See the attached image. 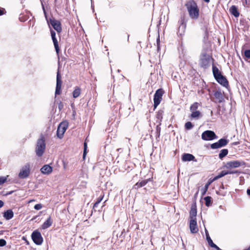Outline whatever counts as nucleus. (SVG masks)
<instances>
[{
  "label": "nucleus",
  "instance_id": "obj_39",
  "mask_svg": "<svg viewBox=\"0 0 250 250\" xmlns=\"http://www.w3.org/2000/svg\"><path fill=\"white\" fill-rule=\"evenodd\" d=\"M86 148H87V145L86 143H84V150H83V158L85 159L86 154Z\"/></svg>",
  "mask_w": 250,
  "mask_h": 250
},
{
  "label": "nucleus",
  "instance_id": "obj_9",
  "mask_svg": "<svg viewBox=\"0 0 250 250\" xmlns=\"http://www.w3.org/2000/svg\"><path fill=\"white\" fill-rule=\"evenodd\" d=\"M217 138L215 133L211 130H206L202 134V139L205 141H210Z\"/></svg>",
  "mask_w": 250,
  "mask_h": 250
},
{
  "label": "nucleus",
  "instance_id": "obj_44",
  "mask_svg": "<svg viewBox=\"0 0 250 250\" xmlns=\"http://www.w3.org/2000/svg\"><path fill=\"white\" fill-rule=\"evenodd\" d=\"M227 174H237L239 173L238 170L227 171Z\"/></svg>",
  "mask_w": 250,
  "mask_h": 250
},
{
  "label": "nucleus",
  "instance_id": "obj_49",
  "mask_svg": "<svg viewBox=\"0 0 250 250\" xmlns=\"http://www.w3.org/2000/svg\"><path fill=\"white\" fill-rule=\"evenodd\" d=\"M247 193L249 196H250V189L248 188L247 190Z\"/></svg>",
  "mask_w": 250,
  "mask_h": 250
},
{
  "label": "nucleus",
  "instance_id": "obj_50",
  "mask_svg": "<svg viewBox=\"0 0 250 250\" xmlns=\"http://www.w3.org/2000/svg\"><path fill=\"white\" fill-rule=\"evenodd\" d=\"M213 180L209 181L206 184H208V186L210 185V184L213 182Z\"/></svg>",
  "mask_w": 250,
  "mask_h": 250
},
{
  "label": "nucleus",
  "instance_id": "obj_47",
  "mask_svg": "<svg viewBox=\"0 0 250 250\" xmlns=\"http://www.w3.org/2000/svg\"><path fill=\"white\" fill-rule=\"evenodd\" d=\"M4 205V203L2 200H0V208L2 207Z\"/></svg>",
  "mask_w": 250,
  "mask_h": 250
},
{
  "label": "nucleus",
  "instance_id": "obj_25",
  "mask_svg": "<svg viewBox=\"0 0 250 250\" xmlns=\"http://www.w3.org/2000/svg\"><path fill=\"white\" fill-rule=\"evenodd\" d=\"M230 13L235 17H238L239 16V13L238 11L237 7L234 6L232 5L230 8Z\"/></svg>",
  "mask_w": 250,
  "mask_h": 250
},
{
  "label": "nucleus",
  "instance_id": "obj_51",
  "mask_svg": "<svg viewBox=\"0 0 250 250\" xmlns=\"http://www.w3.org/2000/svg\"><path fill=\"white\" fill-rule=\"evenodd\" d=\"M220 188H222V189H224L225 188V187H224L223 184H222V186L220 187Z\"/></svg>",
  "mask_w": 250,
  "mask_h": 250
},
{
  "label": "nucleus",
  "instance_id": "obj_26",
  "mask_svg": "<svg viewBox=\"0 0 250 250\" xmlns=\"http://www.w3.org/2000/svg\"><path fill=\"white\" fill-rule=\"evenodd\" d=\"M81 90L79 87H76L73 92V97L74 98H78L81 94Z\"/></svg>",
  "mask_w": 250,
  "mask_h": 250
},
{
  "label": "nucleus",
  "instance_id": "obj_34",
  "mask_svg": "<svg viewBox=\"0 0 250 250\" xmlns=\"http://www.w3.org/2000/svg\"><path fill=\"white\" fill-rule=\"evenodd\" d=\"M193 127V125L190 122H187L185 125V128L187 130H190Z\"/></svg>",
  "mask_w": 250,
  "mask_h": 250
},
{
  "label": "nucleus",
  "instance_id": "obj_38",
  "mask_svg": "<svg viewBox=\"0 0 250 250\" xmlns=\"http://www.w3.org/2000/svg\"><path fill=\"white\" fill-rule=\"evenodd\" d=\"M244 55L247 58H250V49L246 50L244 52Z\"/></svg>",
  "mask_w": 250,
  "mask_h": 250
},
{
  "label": "nucleus",
  "instance_id": "obj_31",
  "mask_svg": "<svg viewBox=\"0 0 250 250\" xmlns=\"http://www.w3.org/2000/svg\"><path fill=\"white\" fill-rule=\"evenodd\" d=\"M205 232H206L207 240L208 242L209 246H210L211 245H212L213 243V242L212 240H211V238L210 237L208 232L206 229H205Z\"/></svg>",
  "mask_w": 250,
  "mask_h": 250
},
{
  "label": "nucleus",
  "instance_id": "obj_53",
  "mask_svg": "<svg viewBox=\"0 0 250 250\" xmlns=\"http://www.w3.org/2000/svg\"><path fill=\"white\" fill-rule=\"evenodd\" d=\"M244 250H250V246L248 247V248L245 249Z\"/></svg>",
  "mask_w": 250,
  "mask_h": 250
},
{
  "label": "nucleus",
  "instance_id": "obj_41",
  "mask_svg": "<svg viewBox=\"0 0 250 250\" xmlns=\"http://www.w3.org/2000/svg\"><path fill=\"white\" fill-rule=\"evenodd\" d=\"M42 207V206L41 204H38L35 205L34 208L36 210H40L41 209Z\"/></svg>",
  "mask_w": 250,
  "mask_h": 250
},
{
  "label": "nucleus",
  "instance_id": "obj_12",
  "mask_svg": "<svg viewBox=\"0 0 250 250\" xmlns=\"http://www.w3.org/2000/svg\"><path fill=\"white\" fill-rule=\"evenodd\" d=\"M48 24H50L54 29L58 32H61L62 31L61 24L59 21H56L54 19H50L49 21H47Z\"/></svg>",
  "mask_w": 250,
  "mask_h": 250
},
{
  "label": "nucleus",
  "instance_id": "obj_35",
  "mask_svg": "<svg viewBox=\"0 0 250 250\" xmlns=\"http://www.w3.org/2000/svg\"><path fill=\"white\" fill-rule=\"evenodd\" d=\"M208 184H206L205 187H204V188H203L202 189H201V192H202V195L203 196L204 195L206 194L208 189Z\"/></svg>",
  "mask_w": 250,
  "mask_h": 250
},
{
  "label": "nucleus",
  "instance_id": "obj_54",
  "mask_svg": "<svg viewBox=\"0 0 250 250\" xmlns=\"http://www.w3.org/2000/svg\"><path fill=\"white\" fill-rule=\"evenodd\" d=\"M62 105H61V104H60V105H59V108L60 109H61V108H62Z\"/></svg>",
  "mask_w": 250,
  "mask_h": 250
},
{
  "label": "nucleus",
  "instance_id": "obj_30",
  "mask_svg": "<svg viewBox=\"0 0 250 250\" xmlns=\"http://www.w3.org/2000/svg\"><path fill=\"white\" fill-rule=\"evenodd\" d=\"M199 104L197 102L194 103L190 107V111H197Z\"/></svg>",
  "mask_w": 250,
  "mask_h": 250
},
{
  "label": "nucleus",
  "instance_id": "obj_3",
  "mask_svg": "<svg viewBox=\"0 0 250 250\" xmlns=\"http://www.w3.org/2000/svg\"><path fill=\"white\" fill-rule=\"evenodd\" d=\"M45 141V138L42 135L37 140L35 148V152L36 155L38 157L42 156L44 152V150L46 147Z\"/></svg>",
  "mask_w": 250,
  "mask_h": 250
},
{
  "label": "nucleus",
  "instance_id": "obj_55",
  "mask_svg": "<svg viewBox=\"0 0 250 250\" xmlns=\"http://www.w3.org/2000/svg\"><path fill=\"white\" fill-rule=\"evenodd\" d=\"M245 4H247V0H245Z\"/></svg>",
  "mask_w": 250,
  "mask_h": 250
},
{
  "label": "nucleus",
  "instance_id": "obj_17",
  "mask_svg": "<svg viewBox=\"0 0 250 250\" xmlns=\"http://www.w3.org/2000/svg\"><path fill=\"white\" fill-rule=\"evenodd\" d=\"M50 32H51V36L52 37V41L53 42V43L54 45V47H55L56 51L57 53H58V52L59 51V45H58V41L56 38V33L54 31H53L52 30H51Z\"/></svg>",
  "mask_w": 250,
  "mask_h": 250
},
{
  "label": "nucleus",
  "instance_id": "obj_46",
  "mask_svg": "<svg viewBox=\"0 0 250 250\" xmlns=\"http://www.w3.org/2000/svg\"><path fill=\"white\" fill-rule=\"evenodd\" d=\"M157 118L158 119H162V113L161 112H159L157 114Z\"/></svg>",
  "mask_w": 250,
  "mask_h": 250
},
{
  "label": "nucleus",
  "instance_id": "obj_33",
  "mask_svg": "<svg viewBox=\"0 0 250 250\" xmlns=\"http://www.w3.org/2000/svg\"><path fill=\"white\" fill-rule=\"evenodd\" d=\"M104 196V194H101L99 198L97 199V201L95 202V203L94 205V208H96L99 204L102 201V200L103 199V197Z\"/></svg>",
  "mask_w": 250,
  "mask_h": 250
},
{
  "label": "nucleus",
  "instance_id": "obj_48",
  "mask_svg": "<svg viewBox=\"0 0 250 250\" xmlns=\"http://www.w3.org/2000/svg\"><path fill=\"white\" fill-rule=\"evenodd\" d=\"M42 8H43V12H44V14L45 15V18L47 19L46 13V11H45V10L44 9V7L43 5H42Z\"/></svg>",
  "mask_w": 250,
  "mask_h": 250
},
{
  "label": "nucleus",
  "instance_id": "obj_10",
  "mask_svg": "<svg viewBox=\"0 0 250 250\" xmlns=\"http://www.w3.org/2000/svg\"><path fill=\"white\" fill-rule=\"evenodd\" d=\"M229 142V140L225 138H222L220 139L217 142L211 144L210 146L212 149L219 148L226 146Z\"/></svg>",
  "mask_w": 250,
  "mask_h": 250
},
{
  "label": "nucleus",
  "instance_id": "obj_5",
  "mask_svg": "<svg viewBox=\"0 0 250 250\" xmlns=\"http://www.w3.org/2000/svg\"><path fill=\"white\" fill-rule=\"evenodd\" d=\"M245 165L246 163L244 161L235 160L227 162L224 167L226 168L229 169L232 168H237L240 167L245 166Z\"/></svg>",
  "mask_w": 250,
  "mask_h": 250
},
{
  "label": "nucleus",
  "instance_id": "obj_42",
  "mask_svg": "<svg viewBox=\"0 0 250 250\" xmlns=\"http://www.w3.org/2000/svg\"><path fill=\"white\" fill-rule=\"evenodd\" d=\"M6 244V242L5 240L1 239H0V247H3Z\"/></svg>",
  "mask_w": 250,
  "mask_h": 250
},
{
  "label": "nucleus",
  "instance_id": "obj_28",
  "mask_svg": "<svg viewBox=\"0 0 250 250\" xmlns=\"http://www.w3.org/2000/svg\"><path fill=\"white\" fill-rule=\"evenodd\" d=\"M190 117L191 118L198 119L201 116V112L199 111H191Z\"/></svg>",
  "mask_w": 250,
  "mask_h": 250
},
{
  "label": "nucleus",
  "instance_id": "obj_13",
  "mask_svg": "<svg viewBox=\"0 0 250 250\" xmlns=\"http://www.w3.org/2000/svg\"><path fill=\"white\" fill-rule=\"evenodd\" d=\"M213 96L214 97L213 101L215 103H221L224 101V96L220 90L214 91Z\"/></svg>",
  "mask_w": 250,
  "mask_h": 250
},
{
  "label": "nucleus",
  "instance_id": "obj_52",
  "mask_svg": "<svg viewBox=\"0 0 250 250\" xmlns=\"http://www.w3.org/2000/svg\"><path fill=\"white\" fill-rule=\"evenodd\" d=\"M207 3H208L209 2V0H204Z\"/></svg>",
  "mask_w": 250,
  "mask_h": 250
},
{
  "label": "nucleus",
  "instance_id": "obj_36",
  "mask_svg": "<svg viewBox=\"0 0 250 250\" xmlns=\"http://www.w3.org/2000/svg\"><path fill=\"white\" fill-rule=\"evenodd\" d=\"M8 176H0V185H2L4 183H5L7 181V178Z\"/></svg>",
  "mask_w": 250,
  "mask_h": 250
},
{
  "label": "nucleus",
  "instance_id": "obj_29",
  "mask_svg": "<svg viewBox=\"0 0 250 250\" xmlns=\"http://www.w3.org/2000/svg\"><path fill=\"white\" fill-rule=\"evenodd\" d=\"M228 153V150L227 149H222L219 154V157L220 159H222L225 157Z\"/></svg>",
  "mask_w": 250,
  "mask_h": 250
},
{
  "label": "nucleus",
  "instance_id": "obj_21",
  "mask_svg": "<svg viewBox=\"0 0 250 250\" xmlns=\"http://www.w3.org/2000/svg\"><path fill=\"white\" fill-rule=\"evenodd\" d=\"M53 223V221L50 216H49L47 220L43 223L42 226V228L43 229H45L50 227Z\"/></svg>",
  "mask_w": 250,
  "mask_h": 250
},
{
  "label": "nucleus",
  "instance_id": "obj_15",
  "mask_svg": "<svg viewBox=\"0 0 250 250\" xmlns=\"http://www.w3.org/2000/svg\"><path fill=\"white\" fill-rule=\"evenodd\" d=\"M217 82L225 87L229 85V83L227 79L222 75L215 78Z\"/></svg>",
  "mask_w": 250,
  "mask_h": 250
},
{
  "label": "nucleus",
  "instance_id": "obj_56",
  "mask_svg": "<svg viewBox=\"0 0 250 250\" xmlns=\"http://www.w3.org/2000/svg\"><path fill=\"white\" fill-rule=\"evenodd\" d=\"M118 72H120V70L119 69L117 70Z\"/></svg>",
  "mask_w": 250,
  "mask_h": 250
},
{
  "label": "nucleus",
  "instance_id": "obj_20",
  "mask_svg": "<svg viewBox=\"0 0 250 250\" xmlns=\"http://www.w3.org/2000/svg\"><path fill=\"white\" fill-rule=\"evenodd\" d=\"M3 216L6 220H10L14 216L13 211L11 209H8L3 212Z\"/></svg>",
  "mask_w": 250,
  "mask_h": 250
},
{
  "label": "nucleus",
  "instance_id": "obj_8",
  "mask_svg": "<svg viewBox=\"0 0 250 250\" xmlns=\"http://www.w3.org/2000/svg\"><path fill=\"white\" fill-rule=\"evenodd\" d=\"M67 127V124L66 122H62L59 125L57 131V135L59 138L62 139L63 137Z\"/></svg>",
  "mask_w": 250,
  "mask_h": 250
},
{
  "label": "nucleus",
  "instance_id": "obj_11",
  "mask_svg": "<svg viewBox=\"0 0 250 250\" xmlns=\"http://www.w3.org/2000/svg\"><path fill=\"white\" fill-rule=\"evenodd\" d=\"M61 75L60 73L59 70L58 69L57 74V80H56V87L55 90V95H60L61 93V87L62 84V81L61 80Z\"/></svg>",
  "mask_w": 250,
  "mask_h": 250
},
{
  "label": "nucleus",
  "instance_id": "obj_14",
  "mask_svg": "<svg viewBox=\"0 0 250 250\" xmlns=\"http://www.w3.org/2000/svg\"><path fill=\"white\" fill-rule=\"evenodd\" d=\"M189 228L191 233H195L198 232V229L197 225L196 219H190L189 223Z\"/></svg>",
  "mask_w": 250,
  "mask_h": 250
},
{
  "label": "nucleus",
  "instance_id": "obj_40",
  "mask_svg": "<svg viewBox=\"0 0 250 250\" xmlns=\"http://www.w3.org/2000/svg\"><path fill=\"white\" fill-rule=\"evenodd\" d=\"M160 131H161V128L159 127V125H157L156 126V137H159L160 135Z\"/></svg>",
  "mask_w": 250,
  "mask_h": 250
},
{
  "label": "nucleus",
  "instance_id": "obj_2",
  "mask_svg": "<svg viewBox=\"0 0 250 250\" xmlns=\"http://www.w3.org/2000/svg\"><path fill=\"white\" fill-rule=\"evenodd\" d=\"M213 59L209 54L203 52L200 55L199 64L204 69L208 68L213 62Z\"/></svg>",
  "mask_w": 250,
  "mask_h": 250
},
{
  "label": "nucleus",
  "instance_id": "obj_7",
  "mask_svg": "<svg viewBox=\"0 0 250 250\" xmlns=\"http://www.w3.org/2000/svg\"><path fill=\"white\" fill-rule=\"evenodd\" d=\"M31 237L32 240L36 245H40L42 243L43 238L41 232L39 231H34L32 233Z\"/></svg>",
  "mask_w": 250,
  "mask_h": 250
},
{
  "label": "nucleus",
  "instance_id": "obj_22",
  "mask_svg": "<svg viewBox=\"0 0 250 250\" xmlns=\"http://www.w3.org/2000/svg\"><path fill=\"white\" fill-rule=\"evenodd\" d=\"M179 31L181 30L182 32H184L185 29L186 27V24L185 21V19L184 17H181L180 20L179 21Z\"/></svg>",
  "mask_w": 250,
  "mask_h": 250
},
{
  "label": "nucleus",
  "instance_id": "obj_6",
  "mask_svg": "<svg viewBox=\"0 0 250 250\" xmlns=\"http://www.w3.org/2000/svg\"><path fill=\"white\" fill-rule=\"evenodd\" d=\"M164 93V91L162 89L157 90L154 95V107L155 108L160 104L162 96Z\"/></svg>",
  "mask_w": 250,
  "mask_h": 250
},
{
  "label": "nucleus",
  "instance_id": "obj_18",
  "mask_svg": "<svg viewBox=\"0 0 250 250\" xmlns=\"http://www.w3.org/2000/svg\"><path fill=\"white\" fill-rule=\"evenodd\" d=\"M182 160L184 162L193 161L196 162L195 157L189 153H184L182 156Z\"/></svg>",
  "mask_w": 250,
  "mask_h": 250
},
{
  "label": "nucleus",
  "instance_id": "obj_37",
  "mask_svg": "<svg viewBox=\"0 0 250 250\" xmlns=\"http://www.w3.org/2000/svg\"><path fill=\"white\" fill-rule=\"evenodd\" d=\"M156 42H157V51H159L160 49V41L159 36H158V37L157 39Z\"/></svg>",
  "mask_w": 250,
  "mask_h": 250
},
{
  "label": "nucleus",
  "instance_id": "obj_24",
  "mask_svg": "<svg viewBox=\"0 0 250 250\" xmlns=\"http://www.w3.org/2000/svg\"><path fill=\"white\" fill-rule=\"evenodd\" d=\"M190 219H196L197 210L195 207H192L189 212Z\"/></svg>",
  "mask_w": 250,
  "mask_h": 250
},
{
  "label": "nucleus",
  "instance_id": "obj_16",
  "mask_svg": "<svg viewBox=\"0 0 250 250\" xmlns=\"http://www.w3.org/2000/svg\"><path fill=\"white\" fill-rule=\"evenodd\" d=\"M41 172L45 175L50 174L53 170L52 167L49 165H45L41 168Z\"/></svg>",
  "mask_w": 250,
  "mask_h": 250
},
{
  "label": "nucleus",
  "instance_id": "obj_19",
  "mask_svg": "<svg viewBox=\"0 0 250 250\" xmlns=\"http://www.w3.org/2000/svg\"><path fill=\"white\" fill-rule=\"evenodd\" d=\"M149 181H150V179L139 181L134 185L133 188L135 189H138V188L146 186Z\"/></svg>",
  "mask_w": 250,
  "mask_h": 250
},
{
  "label": "nucleus",
  "instance_id": "obj_32",
  "mask_svg": "<svg viewBox=\"0 0 250 250\" xmlns=\"http://www.w3.org/2000/svg\"><path fill=\"white\" fill-rule=\"evenodd\" d=\"M205 205L207 207H209L211 203V198L210 196H207L204 198Z\"/></svg>",
  "mask_w": 250,
  "mask_h": 250
},
{
  "label": "nucleus",
  "instance_id": "obj_27",
  "mask_svg": "<svg viewBox=\"0 0 250 250\" xmlns=\"http://www.w3.org/2000/svg\"><path fill=\"white\" fill-rule=\"evenodd\" d=\"M226 175H227V171L226 170H222L219 173L218 175H217V176H216L215 177H214L213 181L217 180L218 179H219Z\"/></svg>",
  "mask_w": 250,
  "mask_h": 250
},
{
  "label": "nucleus",
  "instance_id": "obj_23",
  "mask_svg": "<svg viewBox=\"0 0 250 250\" xmlns=\"http://www.w3.org/2000/svg\"><path fill=\"white\" fill-rule=\"evenodd\" d=\"M212 72L215 79L222 75L218 68L213 64L212 65Z\"/></svg>",
  "mask_w": 250,
  "mask_h": 250
},
{
  "label": "nucleus",
  "instance_id": "obj_1",
  "mask_svg": "<svg viewBox=\"0 0 250 250\" xmlns=\"http://www.w3.org/2000/svg\"><path fill=\"white\" fill-rule=\"evenodd\" d=\"M190 18L197 20L199 18V9L196 3L193 0L188 1L186 4Z\"/></svg>",
  "mask_w": 250,
  "mask_h": 250
},
{
  "label": "nucleus",
  "instance_id": "obj_4",
  "mask_svg": "<svg viewBox=\"0 0 250 250\" xmlns=\"http://www.w3.org/2000/svg\"><path fill=\"white\" fill-rule=\"evenodd\" d=\"M31 164L29 163H26L21 167L18 177L22 179L28 178L31 173Z\"/></svg>",
  "mask_w": 250,
  "mask_h": 250
},
{
  "label": "nucleus",
  "instance_id": "obj_45",
  "mask_svg": "<svg viewBox=\"0 0 250 250\" xmlns=\"http://www.w3.org/2000/svg\"><path fill=\"white\" fill-rule=\"evenodd\" d=\"M211 247L214 248L216 250H220V249L214 243L210 246Z\"/></svg>",
  "mask_w": 250,
  "mask_h": 250
},
{
  "label": "nucleus",
  "instance_id": "obj_43",
  "mask_svg": "<svg viewBox=\"0 0 250 250\" xmlns=\"http://www.w3.org/2000/svg\"><path fill=\"white\" fill-rule=\"evenodd\" d=\"M6 13L5 9L3 8L0 7V16H2Z\"/></svg>",
  "mask_w": 250,
  "mask_h": 250
}]
</instances>
